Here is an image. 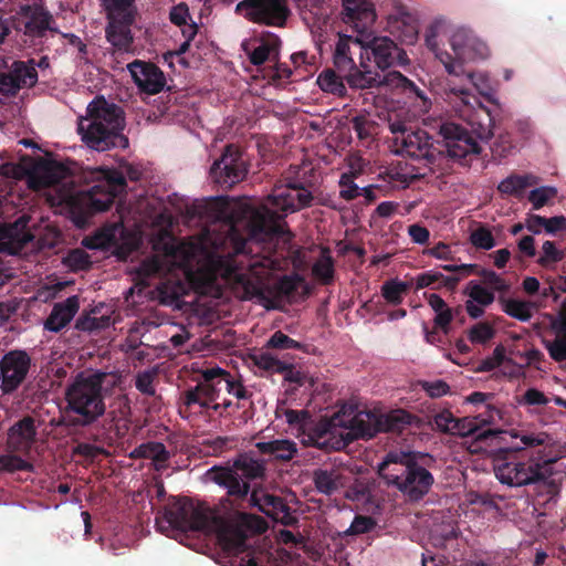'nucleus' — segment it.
<instances>
[{"label": "nucleus", "mask_w": 566, "mask_h": 566, "mask_svg": "<svg viewBox=\"0 0 566 566\" xmlns=\"http://www.w3.org/2000/svg\"><path fill=\"white\" fill-rule=\"evenodd\" d=\"M126 179L116 170L104 171V178L86 191H80L72 200V211L78 221H86L95 213L108 210L115 198L125 190Z\"/></svg>", "instance_id": "9d476101"}, {"label": "nucleus", "mask_w": 566, "mask_h": 566, "mask_svg": "<svg viewBox=\"0 0 566 566\" xmlns=\"http://www.w3.org/2000/svg\"><path fill=\"white\" fill-rule=\"evenodd\" d=\"M163 271V261L159 256L154 255L151 258L145 259L137 271V274L142 279H149Z\"/></svg>", "instance_id": "69168bd1"}, {"label": "nucleus", "mask_w": 566, "mask_h": 566, "mask_svg": "<svg viewBox=\"0 0 566 566\" xmlns=\"http://www.w3.org/2000/svg\"><path fill=\"white\" fill-rule=\"evenodd\" d=\"M63 264L72 272L87 271L92 266L90 254L80 248L72 249L63 259Z\"/></svg>", "instance_id": "de8ad7c7"}, {"label": "nucleus", "mask_w": 566, "mask_h": 566, "mask_svg": "<svg viewBox=\"0 0 566 566\" xmlns=\"http://www.w3.org/2000/svg\"><path fill=\"white\" fill-rule=\"evenodd\" d=\"M458 284V277H447V275L436 270L422 272L415 277V285L417 291L422 290L424 287H446L449 291H454Z\"/></svg>", "instance_id": "4c0bfd02"}, {"label": "nucleus", "mask_w": 566, "mask_h": 566, "mask_svg": "<svg viewBox=\"0 0 566 566\" xmlns=\"http://www.w3.org/2000/svg\"><path fill=\"white\" fill-rule=\"evenodd\" d=\"M238 522L241 526L258 534L265 532L268 527L262 517L245 512L238 513Z\"/></svg>", "instance_id": "bf43d9fd"}, {"label": "nucleus", "mask_w": 566, "mask_h": 566, "mask_svg": "<svg viewBox=\"0 0 566 566\" xmlns=\"http://www.w3.org/2000/svg\"><path fill=\"white\" fill-rule=\"evenodd\" d=\"M281 43L282 41L276 34L264 32L260 39V44L252 51L249 50L247 43H243L242 48L248 54L250 62L255 66H260L270 59H277Z\"/></svg>", "instance_id": "c756f323"}, {"label": "nucleus", "mask_w": 566, "mask_h": 566, "mask_svg": "<svg viewBox=\"0 0 566 566\" xmlns=\"http://www.w3.org/2000/svg\"><path fill=\"white\" fill-rule=\"evenodd\" d=\"M507 432L514 434V437H509L506 441L500 438H489L490 443H486L488 447H497L499 455L504 459V462L499 463L494 469L497 480L502 484L518 488L535 484L549 478L553 474L552 464L556 462V458H546L544 450L532 453L530 462L509 460L511 453L537 447L545 448L551 440L549 436L545 432L518 433L515 430Z\"/></svg>", "instance_id": "f03ea898"}, {"label": "nucleus", "mask_w": 566, "mask_h": 566, "mask_svg": "<svg viewBox=\"0 0 566 566\" xmlns=\"http://www.w3.org/2000/svg\"><path fill=\"white\" fill-rule=\"evenodd\" d=\"M312 480L317 492L332 495L345 485V475L342 469L331 465L313 471Z\"/></svg>", "instance_id": "cd10ccee"}, {"label": "nucleus", "mask_w": 566, "mask_h": 566, "mask_svg": "<svg viewBox=\"0 0 566 566\" xmlns=\"http://www.w3.org/2000/svg\"><path fill=\"white\" fill-rule=\"evenodd\" d=\"M455 113L468 122V128L453 122L439 124L434 140L428 132L412 127L410 120L394 113L388 115L387 124L392 137L391 151L396 155L423 161L430 170L436 171L447 158L468 165L480 155L482 148L476 139L489 140L494 135V119L489 108L481 104L470 90L452 87L448 94Z\"/></svg>", "instance_id": "f257e3e1"}, {"label": "nucleus", "mask_w": 566, "mask_h": 566, "mask_svg": "<svg viewBox=\"0 0 566 566\" xmlns=\"http://www.w3.org/2000/svg\"><path fill=\"white\" fill-rule=\"evenodd\" d=\"M469 239L474 248L481 250H491L496 244L491 230L485 226H479L472 230Z\"/></svg>", "instance_id": "3c124183"}, {"label": "nucleus", "mask_w": 566, "mask_h": 566, "mask_svg": "<svg viewBox=\"0 0 566 566\" xmlns=\"http://www.w3.org/2000/svg\"><path fill=\"white\" fill-rule=\"evenodd\" d=\"M127 69L138 88L147 94L159 93L166 84L164 72L154 63L135 60Z\"/></svg>", "instance_id": "4be33fe9"}, {"label": "nucleus", "mask_w": 566, "mask_h": 566, "mask_svg": "<svg viewBox=\"0 0 566 566\" xmlns=\"http://www.w3.org/2000/svg\"><path fill=\"white\" fill-rule=\"evenodd\" d=\"M412 282H403L398 279H390L381 285V296L390 305L402 303L405 295L409 292Z\"/></svg>", "instance_id": "79ce46f5"}, {"label": "nucleus", "mask_w": 566, "mask_h": 566, "mask_svg": "<svg viewBox=\"0 0 566 566\" xmlns=\"http://www.w3.org/2000/svg\"><path fill=\"white\" fill-rule=\"evenodd\" d=\"M209 174L213 182L223 188H231L242 181L248 174V166L241 149L233 144L227 145Z\"/></svg>", "instance_id": "4468645a"}, {"label": "nucleus", "mask_w": 566, "mask_h": 566, "mask_svg": "<svg viewBox=\"0 0 566 566\" xmlns=\"http://www.w3.org/2000/svg\"><path fill=\"white\" fill-rule=\"evenodd\" d=\"M238 282L242 284L247 298H256L258 302L268 310L276 308V304H272L270 301V284L264 282L261 277H248L241 274L238 277Z\"/></svg>", "instance_id": "f704fd0d"}, {"label": "nucleus", "mask_w": 566, "mask_h": 566, "mask_svg": "<svg viewBox=\"0 0 566 566\" xmlns=\"http://www.w3.org/2000/svg\"><path fill=\"white\" fill-rule=\"evenodd\" d=\"M557 196V189L555 187H539L533 189L528 195V200L533 205V209H541L551 199Z\"/></svg>", "instance_id": "4d7b16f0"}, {"label": "nucleus", "mask_w": 566, "mask_h": 566, "mask_svg": "<svg viewBox=\"0 0 566 566\" xmlns=\"http://www.w3.org/2000/svg\"><path fill=\"white\" fill-rule=\"evenodd\" d=\"M20 12L23 17L28 18V21L24 23L25 35L41 38L48 30L56 31L51 27L54 20L49 11L24 4L21 7Z\"/></svg>", "instance_id": "bb28decb"}, {"label": "nucleus", "mask_w": 566, "mask_h": 566, "mask_svg": "<svg viewBox=\"0 0 566 566\" xmlns=\"http://www.w3.org/2000/svg\"><path fill=\"white\" fill-rule=\"evenodd\" d=\"M69 176V169L55 160L39 159L30 167L28 186L42 190L61 184Z\"/></svg>", "instance_id": "aec40b11"}, {"label": "nucleus", "mask_w": 566, "mask_h": 566, "mask_svg": "<svg viewBox=\"0 0 566 566\" xmlns=\"http://www.w3.org/2000/svg\"><path fill=\"white\" fill-rule=\"evenodd\" d=\"M23 455L14 452L0 454V474L3 472L14 473L19 471L32 472L34 467L31 462L24 460Z\"/></svg>", "instance_id": "49530a36"}, {"label": "nucleus", "mask_w": 566, "mask_h": 566, "mask_svg": "<svg viewBox=\"0 0 566 566\" xmlns=\"http://www.w3.org/2000/svg\"><path fill=\"white\" fill-rule=\"evenodd\" d=\"M342 20L358 35L367 33L376 21L375 6L369 0H342Z\"/></svg>", "instance_id": "6ab92c4d"}, {"label": "nucleus", "mask_w": 566, "mask_h": 566, "mask_svg": "<svg viewBox=\"0 0 566 566\" xmlns=\"http://www.w3.org/2000/svg\"><path fill=\"white\" fill-rule=\"evenodd\" d=\"M361 174V169L355 168L353 164H350V170L347 172L342 174L339 179V197L350 201L357 198L359 192V187L354 182L355 178H357Z\"/></svg>", "instance_id": "c03bdc74"}, {"label": "nucleus", "mask_w": 566, "mask_h": 566, "mask_svg": "<svg viewBox=\"0 0 566 566\" xmlns=\"http://www.w3.org/2000/svg\"><path fill=\"white\" fill-rule=\"evenodd\" d=\"M134 13L108 14L109 21L105 29L106 40L112 45L115 60L128 53H134V35L130 27L135 21Z\"/></svg>", "instance_id": "dca6fc26"}, {"label": "nucleus", "mask_w": 566, "mask_h": 566, "mask_svg": "<svg viewBox=\"0 0 566 566\" xmlns=\"http://www.w3.org/2000/svg\"><path fill=\"white\" fill-rule=\"evenodd\" d=\"M419 386L431 398H440L450 392V386L442 379L420 380Z\"/></svg>", "instance_id": "e2e57ef3"}, {"label": "nucleus", "mask_w": 566, "mask_h": 566, "mask_svg": "<svg viewBox=\"0 0 566 566\" xmlns=\"http://www.w3.org/2000/svg\"><path fill=\"white\" fill-rule=\"evenodd\" d=\"M249 507H255L268 517L285 526L293 525L296 518L292 516L291 509L285 500L279 495L266 492L261 486H254L248 495Z\"/></svg>", "instance_id": "f3484780"}, {"label": "nucleus", "mask_w": 566, "mask_h": 566, "mask_svg": "<svg viewBox=\"0 0 566 566\" xmlns=\"http://www.w3.org/2000/svg\"><path fill=\"white\" fill-rule=\"evenodd\" d=\"M101 1L108 14H118V13L136 14V9L134 7L135 0H101Z\"/></svg>", "instance_id": "0e129e2a"}, {"label": "nucleus", "mask_w": 566, "mask_h": 566, "mask_svg": "<svg viewBox=\"0 0 566 566\" xmlns=\"http://www.w3.org/2000/svg\"><path fill=\"white\" fill-rule=\"evenodd\" d=\"M531 185L530 176L513 174L499 184L497 190L503 195L518 197Z\"/></svg>", "instance_id": "a18cd8bd"}, {"label": "nucleus", "mask_w": 566, "mask_h": 566, "mask_svg": "<svg viewBox=\"0 0 566 566\" xmlns=\"http://www.w3.org/2000/svg\"><path fill=\"white\" fill-rule=\"evenodd\" d=\"M352 127L357 137L365 140L375 134L376 123L366 115H357L352 119Z\"/></svg>", "instance_id": "864d4df0"}, {"label": "nucleus", "mask_w": 566, "mask_h": 566, "mask_svg": "<svg viewBox=\"0 0 566 566\" xmlns=\"http://www.w3.org/2000/svg\"><path fill=\"white\" fill-rule=\"evenodd\" d=\"M80 308V298L72 295L63 302L55 303L44 321V329L59 333L73 319Z\"/></svg>", "instance_id": "a878e982"}, {"label": "nucleus", "mask_w": 566, "mask_h": 566, "mask_svg": "<svg viewBox=\"0 0 566 566\" xmlns=\"http://www.w3.org/2000/svg\"><path fill=\"white\" fill-rule=\"evenodd\" d=\"M415 416L402 409H396L385 415L371 411H359L352 417L336 415L332 419L333 426L347 429L344 436L345 442L354 440H368L379 432L402 434L403 430L412 423Z\"/></svg>", "instance_id": "6e6552de"}, {"label": "nucleus", "mask_w": 566, "mask_h": 566, "mask_svg": "<svg viewBox=\"0 0 566 566\" xmlns=\"http://www.w3.org/2000/svg\"><path fill=\"white\" fill-rule=\"evenodd\" d=\"M369 36L370 34H363L361 45L355 44L359 57H365L368 62L373 60L380 70L408 64L407 53L394 40L388 36H373L371 39Z\"/></svg>", "instance_id": "ddd939ff"}, {"label": "nucleus", "mask_w": 566, "mask_h": 566, "mask_svg": "<svg viewBox=\"0 0 566 566\" xmlns=\"http://www.w3.org/2000/svg\"><path fill=\"white\" fill-rule=\"evenodd\" d=\"M106 373H80L65 389V412L61 424L66 428H85L95 423L106 413L103 382Z\"/></svg>", "instance_id": "423d86ee"}, {"label": "nucleus", "mask_w": 566, "mask_h": 566, "mask_svg": "<svg viewBox=\"0 0 566 566\" xmlns=\"http://www.w3.org/2000/svg\"><path fill=\"white\" fill-rule=\"evenodd\" d=\"M124 126L122 108L99 96L88 104L86 115L78 119L77 132L90 148L106 151L128 146V138L122 133Z\"/></svg>", "instance_id": "39448f33"}, {"label": "nucleus", "mask_w": 566, "mask_h": 566, "mask_svg": "<svg viewBox=\"0 0 566 566\" xmlns=\"http://www.w3.org/2000/svg\"><path fill=\"white\" fill-rule=\"evenodd\" d=\"M14 84L21 88H31L38 83V71L35 69V60L14 61L10 67Z\"/></svg>", "instance_id": "58836bf2"}, {"label": "nucleus", "mask_w": 566, "mask_h": 566, "mask_svg": "<svg viewBox=\"0 0 566 566\" xmlns=\"http://www.w3.org/2000/svg\"><path fill=\"white\" fill-rule=\"evenodd\" d=\"M361 45V35L353 38L352 35H339L336 42L333 61L336 70L343 73L346 70H353L355 63L353 55L358 52L355 44Z\"/></svg>", "instance_id": "7c9ffc66"}, {"label": "nucleus", "mask_w": 566, "mask_h": 566, "mask_svg": "<svg viewBox=\"0 0 566 566\" xmlns=\"http://www.w3.org/2000/svg\"><path fill=\"white\" fill-rule=\"evenodd\" d=\"M64 39L67 40V43L76 49V60L80 63L88 64L91 62L90 54H88V48L86 43L82 41L80 36H77L74 33H63L62 34Z\"/></svg>", "instance_id": "774afa93"}, {"label": "nucleus", "mask_w": 566, "mask_h": 566, "mask_svg": "<svg viewBox=\"0 0 566 566\" xmlns=\"http://www.w3.org/2000/svg\"><path fill=\"white\" fill-rule=\"evenodd\" d=\"M255 447L260 453L270 455L279 462H290L298 452L297 443L290 439L258 442Z\"/></svg>", "instance_id": "473e14b6"}, {"label": "nucleus", "mask_w": 566, "mask_h": 566, "mask_svg": "<svg viewBox=\"0 0 566 566\" xmlns=\"http://www.w3.org/2000/svg\"><path fill=\"white\" fill-rule=\"evenodd\" d=\"M30 357L23 350H11L0 360L1 389L9 394L14 391L25 379L30 368Z\"/></svg>", "instance_id": "a211bd4d"}, {"label": "nucleus", "mask_w": 566, "mask_h": 566, "mask_svg": "<svg viewBox=\"0 0 566 566\" xmlns=\"http://www.w3.org/2000/svg\"><path fill=\"white\" fill-rule=\"evenodd\" d=\"M107 417L109 418V428L116 429L117 432L129 429L130 405L126 395H119L113 400Z\"/></svg>", "instance_id": "e433bc0d"}, {"label": "nucleus", "mask_w": 566, "mask_h": 566, "mask_svg": "<svg viewBox=\"0 0 566 566\" xmlns=\"http://www.w3.org/2000/svg\"><path fill=\"white\" fill-rule=\"evenodd\" d=\"M133 458L150 459L154 462V469L161 472L168 467L170 452L161 442L149 441L142 443L132 452Z\"/></svg>", "instance_id": "72a5a7b5"}, {"label": "nucleus", "mask_w": 566, "mask_h": 566, "mask_svg": "<svg viewBox=\"0 0 566 566\" xmlns=\"http://www.w3.org/2000/svg\"><path fill=\"white\" fill-rule=\"evenodd\" d=\"M343 74L347 84L355 90L371 88L380 83L379 74L371 70L365 57H359V65L354 63L353 70H346Z\"/></svg>", "instance_id": "c85d7f7f"}, {"label": "nucleus", "mask_w": 566, "mask_h": 566, "mask_svg": "<svg viewBox=\"0 0 566 566\" xmlns=\"http://www.w3.org/2000/svg\"><path fill=\"white\" fill-rule=\"evenodd\" d=\"M551 358L557 363L566 360V339L554 338L553 340L543 339Z\"/></svg>", "instance_id": "338daca9"}, {"label": "nucleus", "mask_w": 566, "mask_h": 566, "mask_svg": "<svg viewBox=\"0 0 566 566\" xmlns=\"http://www.w3.org/2000/svg\"><path fill=\"white\" fill-rule=\"evenodd\" d=\"M452 54L449 52L437 53V59L444 65L449 74L461 75L464 73L463 64L475 59H485L489 54L486 44L478 39L472 31L460 28L450 38Z\"/></svg>", "instance_id": "9b49d317"}, {"label": "nucleus", "mask_w": 566, "mask_h": 566, "mask_svg": "<svg viewBox=\"0 0 566 566\" xmlns=\"http://www.w3.org/2000/svg\"><path fill=\"white\" fill-rule=\"evenodd\" d=\"M493 397L492 394H485L481 391L472 392L467 400L473 405H481L484 408V411L480 412L478 416L472 418L471 420L476 421L478 423V432H481V426L492 423L496 417H500V410L489 403L486 400Z\"/></svg>", "instance_id": "ea45409f"}, {"label": "nucleus", "mask_w": 566, "mask_h": 566, "mask_svg": "<svg viewBox=\"0 0 566 566\" xmlns=\"http://www.w3.org/2000/svg\"><path fill=\"white\" fill-rule=\"evenodd\" d=\"M220 392L221 387L198 382L196 386L186 389L180 399L187 409L198 406L201 413H208L209 406L217 401Z\"/></svg>", "instance_id": "393cba45"}, {"label": "nucleus", "mask_w": 566, "mask_h": 566, "mask_svg": "<svg viewBox=\"0 0 566 566\" xmlns=\"http://www.w3.org/2000/svg\"><path fill=\"white\" fill-rule=\"evenodd\" d=\"M503 311L513 318L527 322L532 317L531 304L524 301L509 298L502 300Z\"/></svg>", "instance_id": "8fccbe9b"}, {"label": "nucleus", "mask_w": 566, "mask_h": 566, "mask_svg": "<svg viewBox=\"0 0 566 566\" xmlns=\"http://www.w3.org/2000/svg\"><path fill=\"white\" fill-rule=\"evenodd\" d=\"M304 283V279L298 274L292 275H283L273 284H270V301L272 304H276V308L279 307V303L285 298H292L301 284Z\"/></svg>", "instance_id": "c9c22d12"}, {"label": "nucleus", "mask_w": 566, "mask_h": 566, "mask_svg": "<svg viewBox=\"0 0 566 566\" xmlns=\"http://www.w3.org/2000/svg\"><path fill=\"white\" fill-rule=\"evenodd\" d=\"M390 75L392 76L391 81L396 86L400 87L411 101L417 113H427L430 109L431 101L423 90L419 88L412 81L399 72H394Z\"/></svg>", "instance_id": "2f4dec72"}, {"label": "nucleus", "mask_w": 566, "mask_h": 566, "mask_svg": "<svg viewBox=\"0 0 566 566\" xmlns=\"http://www.w3.org/2000/svg\"><path fill=\"white\" fill-rule=\"evenodd\" d=\"M494 336V329L489 323H478L473 325L468 334L471 343L484 344Z\"/></svg>", "instance_id": "13d9d810"}, {"label": "nucleus", "mask_w": 566, "mask_h": 566, "mask_svg": "<svg viewBox=\"0 0 566 566\" xmlns=\"http://www.w3.org/2000/svg\"><path fill=\"white\" fill-rule=\"evenodd\" d=\"M520 406H546L549 399L543 391L536 388H528L522 396L516 398Z\"/></svg>", "instance_id": "052dcab7"}, {"label": "nucleus", "mask_w": 566, "mask_h": 566, "mask_svg": "<svg viewBox=\"0 0 566 566\" xmlns=\"http://www.w3.org/2000/svg\"><path fill=\"white\" fill-rule=\"evenodd\" d=\"M509 364V365H516V363L513 361L511 357L505 356V348L503 345H497L493 354L491 356H488L486 358L482 359L476 368L480 373H488L492 371L496 367L501 366L502 364Z\"/></svg>", "instance_id": "09e8293b"}, {"label": "nucleus", "mask_w": 566, "mask_h": 566, "mask_svg": "<svg viewBox=\"0 0 566 566\" xmlns=\"http://www.w3.org/2000/svg\"><path fill=\"white\" fill-rule=\"evenodd\" d=\"M265 462L256 459L252 451L240 452L231 465H213L207 471V476L227 491V496L221 500L226 507H233L237 502L248 499L252 491L251 481L265 476Z\"/></svg>", "instance_id": "0eeeda50"}, {"label": "nucleus", "mask_w": 566, "mask_h": 566, "mask_svg": "<svg viewBox=\"0 0 566 566\" xmlns=\"http://www.w3.org/2000/svg\"><path fill=\"white\" fill-rule=\"evenodd\" d=\"M303 345L281 331H276L266 342L265 348L270 349H303Z\"/></svg>", "instance_id": "5fc2aeb1"}, {"label": "nucleus", "mask_w": 566, "mask_h": 566, "mask_svg": "<svg viewBox=\"0 0 566 566\" xmlns=\"http://www.w3.org/2000/svg\"><path fill=\"white\" fill-rule=\"evenodd\" d=\"M433 423L436 428L442 432L459 434L462 437L473 436L478 442L486 443L489 438H500L506 441L509 437H514V434L506 432V430L485 429L478 432L476 421L469 420V418L458 420L448 410L436 415Z\"/></svg>", "instance_id": "2eb2a0df"}, {"label": "nucleus", "mask_w": 566, "mask_h": 566, "mask_svg": "<svg viewBox=\"0 0 566 566\" xmlns=\"http://www.w3.org/2000/svg\"><path fill=\"white\" fill-rule=\"evenodd\" d=\"M465 293L469 297L481 306H488L493 303L494 294L479 284L476 281H470Z\"/></svg>", "instance_id": "603ef678"}, {"label": "nucleus", "mask_w": 566, "mask_h": 566, "mask_svg": "<svg viewBox=\"0 0 566 566\" xmlns=\"http://www.w3.org/2000/svg\"><path fill=\"white\" fill-rule=\"evenodd\" d=\"M436 460L429 453L389 451L378 464L377 472L388 486L395 488L405 502H421L434 484L430 469Z\"/></svg>", "instance_id": "20e7f679"}, {"label": "nucleus", "mask_w": 566, "mask_h": 566, "mask_svg": "<svg viewBox=\"0 0 566 566\" xmlns=\"http://www.w3.org/2000/svg\"><path fill=\"white\" fill-rule=\"evenodd\" d=\"M377 522L374 517L367 515H356L350 526L345 531L346 535H361L375 530Z\"/></svg>", "instance_id": "6e6d98bb"}, {"label": "nucleus", "mask_w": 566, "mask_h": 566, "mask_svg": "<svg viewBox=\"0 0 566 566\" xmlns=\"http://www.w3.org/2000/svg\"><path fill=\"white\" fill-rule=\"evenodd\" d=\"M107 322V317H95L90 314H82L75 322V328L81 332H93L103 328Z\"/></svg>", "instance_id": "680f3d73"}, {"label": "nucleus", "mask_w": 566, "mask_h": 566, "mask_svg": "<svg viewBox=\"0 0 566 566\" xmlns=\"http://www.w3.org/2000/svg\"><path fill=\"white\" fill-rule=\"evenodd\" d=\"M251 358L259 369L270 374H283L285 381L293 382L297 386L305 384L307 377L303 371L295 369L292 363L281 360L269 352L254 354Z\"/></svg>", "instance_id": "5701e85b"}, {"label": "nucleus", "mask_w": 566, "mask_h": 566, "mask_svg": "<svg viewBox=\"0 0 566 566\" xmlns=\"http://www.w3.org/2000/svg\"><path fill=\"white\" fill-rule=\"evenodd\" d=\"M344 80V76L338 75L334 70L326 69L319 73L316 83L323 92L344 97L347 93Z\"/></svg>", "instance_id": "a19ab883"}, {"label": "nucleus", "mask_w": 566, "mask_h": 566, "mask_svg": "<svg viewBox=\"0 0 566 566\" xmlns=\"http://www.w3.org/2000/svg\"><path fill=\"white\" fill-rule=\"evenodd\" d=\"M235 12L252 23L274 28L286 27L291 17L287 0H241Z\"/></svg>", "instance_id": "f8f14e48"}, {"label": "nucleus", "mask_w": 566, "mask_h": 566, "mask_svg": "<svg viewBox=\"0 0 566 566\" xmlns=\"http://www.w3.org/2000/svg\"><path fill=\"white\" fill-rule=\"evenodd\" d=\"M36 434L34 418L24 416L8 429L6 443L8 451L29 457L36 441Z\"/></svg>", "instance_id": "412c9836"}, {"label": "nucleus", "mask_w": 566, "mask_h": 566, "mask_svg": "<svg viewBox=\"0 0 566 566\" xmlns=\"http://www.w3.org/2000/svg\"><path fill=\"white\" fill-rule=\"evenodd\" d=\"M217 520L216 513L207 504H193L190 500L172 496L158 511L156 525L161 532L169 530L208 532L217 524Z\"/></svg>", "instance_id": "1a4fd4ad"}, {"label": "nucleus", "mask_w": 566, "mask_h": 566, "mask_svg": "<svg viewBox=\"0 0 566 566\" xmlns=\"http://www.w3.org/2000/svg\"><path fill=\"white\" fill-rule=\"evenodd\" d=\"M314 197L297 179L286 177L285 185H275L272 192L254 210L251 218L252 233L266 241L290 242V231L285 217L302 208L311 207Z\"/></svg>", "instance_id": "7ed1b4c3"}, {"label": "nucleus", "mask_w": 566, "mask_h": 566, "mask_svg": "<svg viewBox=\"0 0 566 566\" xmlns=\"http://www.w3.org/2000/svg\"><path fill=\"white\" fill-rule=\"evenodd\" d=\"M387 27L390 34L396 36L402 44L412 45L418 40L417 20L402 7L398 8L396 13L388 17Z\"/></svg>", "instance_id": "b1692460"}, {"label": "nucleus", "mask_w": 566, "mask_h": 566, "mask_svg": "<svg viewBox=\"0 0 566 566\" xmlns=\"http://www.w3.org/2000/svg\"><path fill=\"white\" fill-rule=\"evenodd\" d=\"M313 275L318 279L323 284H331L334 279V260L329 254L328 249H323L321 256L313 264Z\"/></svg>", "instance_id": "37998d69"}]
</instances>
